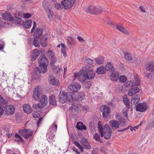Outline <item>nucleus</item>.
Listing matches in <instances>:
<instances>
[{"mask_svg":"<svg viewBox=\"0 0 154 154\" xmlns=\"http://www.w3.org/2000/svg\"><path fill=\"white\" fill-rule=\"evenodd\" d=\"M36 23L35 21H34L33 22V26L32 28V29L31 31V33H32V32H33V30L35 29V28H36Z\"/></svg>","mask_w":154,"mask_h":154,"instance_id":"nucleus-58","label":"nucleus"},{"mask_svg":"<svg viewBox=\"0 0 154 154\" xmlns=\"http://www.w3.org/2000/svg\"><path fill=\"white\" fill-rule=\"evenodd\" d=\"M139 9L143 13L146 12V11L144 9L143 7L142 6H140V7Z\"/></svg>","mask_w":154,"mask_h":154,"instance_id":"nucleus-61","label":"nucleus"},{"mask_svg":"<svg viewBox=\"0 0 154 154\" xmlns=\"http://www.w3.org/2000/svg\"><path fill=\"white\" fill-rule=\"evenodd\" d=\"M55 7L57 9L60 10H62L63 8L62 5H61L60 4L57 3L55 4Z\"/></svg>","mask_w":154,"mask_h":154,"instance_id":"nucleus-50","label":"nucleus"},{"mask_svg":"<svg viewBox=\"0 0 154 154\" xmlns=\"http://www.w3.org/2000/svg\"><path fill=\"white\" fill-rule=\"evenodd\" d=\"M32 21L31 20H28L27 21L23 24L24 26L26 29H29L31 26L32 24Z\"/></svg>","mask_w":154,"mask_h":154,"instance_id":"nucleus-36","label":"nucleus"},{"mask_svg":"<svg viewBox=\"0 0 154 154\" xmlns=\"http://www.w3.org/2000/svg\"><path fill=\"white\" fill-rule=\"evenodd\" d=\"M42 29L40 27H37L34 31V37L39 38L42 34Z\"/></svg>","mask_w":154,"mask_h":154,"instance_id":"nucleus-24","label":"nucleus"},{"mask_svg":"<svg viewBox=\"0 0 154 154\" xmlns=\"http://www.w3.org/2000/svg\"><path fill=\"white\" fill-rule=\"evenodd\" d=\"M83 69H85L87 80H91L93 79L95 75V72L89 66H85Z\"/></svg>","mask_w":154,"mask_h":154,"instance_id":"nucleus-5","label":"nucleus"},{"mask_svg":"<svg viewBox=\"0 0 154 154\" xmlns=\"http://www.w3.org/2000/svg\"><path fill=\"white\" fill-rule=\"evenodd\" d=\"M23 110L27 113H30L32 112V109L30 106L27 104H24L23 106Z\"/></svg>","mask_w":154,"mask_h":154,"instance_id":"nucleus-28","label":"nucleus"},{"mask_svg":"<svg viewBox=\"0 0 154 154\" xmlns=\"http://www.w3.org/2000/svg\"><path fill=\"white\" fill-rule=\"evenodd\" d=\"M105 68L107 71L111 72L115 70V68L114 67L113 65L110 62H108L105 66Z\"/></svg>","mask_w":154,"mask_h":154,"instance_id":"nucleus-25","label":"nucleus"},{"mask_svg":"<svg viewBox=\"0 0 154 154\" xmlns=\"http://www.w3.org/2000/svg\"><path fill=\"white\" fill-rule=\"evenodd\" d=\"M152 75V74L150 73H147L145 74V76L147 78H149V76H150Z\"/></svg>","mask_w":154,"mask_h":154,"instance_id":"nucleus-63","label":"nucleus"},{"mask_svg":"<svg viewBox=\"0 0 154 154\" xmlns=\"http://www.w3.org/2000/svg\"><path fill=\"white\" fill-rule=\"evenodd\" d=\"M39 54V52L37 49L33 50L30 55L31 60L32 61L35 60Z\"/></svg>","mask_w":154,"mask_h":154,"instance_id":"nucleus-19","label":"nucleus"},{"mask_svg":"<svg viewBox=\"0 0 154 154\" xmlns=\"http://www.w3.org/2000/svg\"><path fill=\"white\" fill-rule=\"evenodd\" d=\"M14 20L12 21L16 25L20 26L22 25L23 23V20L20 18L15 17V18H14Z\"/></svg>","mask_w":154,"mask_h":154,"instance_id":"nucleus-27","label":"nucleus"},{"mask_svg":"<svg viewBox=\"0 0 154 154\" xmlns=\"http://www.w3.org/2000/svg\"><path fill=\"white\" fill-rule=\"evenodd\" d=\"M104 61V58L102 57H99L94 59L95 63L98 65L103 64Z\"/></svg>","mask_w":154,"mask_h":154,"instance_id":"nucleus-32","label":"nucleus"},{"mask_svg":"<svg viewBox=\"0 0 154 154\" xmlns=\"http://www.w3.org/2000/svg\"><path fill=\"white\" fill-rule=\"evenodd\" d=\"M32 116L34 118H37L40 116V114L38 112H34L32 114Z\"/></svg>","mask_w":154,"mask_h":154,"instance_id":"nucleus-55","label":"nucleus"},{"mask_svg":"<svg viewBox=\"0 0 154 154\" xmlns=\"http://www.w3.org/2000/svg\"><path fill=\"white\" fill-rule=\"evenodd\" d=\"M81 87L80 83L74 82L70 85L68 86V89L71 92H77L80 90Z\"/></svg>","mask_w":154,"mask_h":154,"instance_id":"nucleus-10","label":"nucleus"},{"mask_svg":"<svg viewBox=\"0 0 154 154\" xmlns=\"http://www.w3.org/2000/svg\"><path fill=\"white\" fill-rule=\"evenodd\" d=\"M51 62L50 64L51 66L52 69H56L57 66L54 65V64L55 63V62L56 61V58L55 56H54L53 57L51 58Z\"/></svg>","mask_w":154,"mask_h":154,"instance_id":"nucleus-37","label":"nucleus"},{"mask_svg":"<svg viewBox=\"0 0 154 154\" xmlns=\"http://www.w3.org/2000/svg\"><path fill=\"white\" fill-rule=\"evenodd\" d=\"M93 138L97 141H98L100 143H103L102 140L100 139V135L96 133L93 136Z\"/></svg>","mask_w":154,"mask_h":154,"instance_id":"nucleus-45","label":"nucleus"},{"mask_svg":"<svg viewBox=\"0 0 154 154\" xmlns=\"http://www.w3.org/2000/svg\"><path fill=\"white\" fill-rule=\"evenodd\" d=\"M18 132L20 135L26 139L29 138L33 133L32 130H27L26 129L20 130Z\"/></svg>","mask_w":154,"mask_h":154,"instance_id":"nucleus-7","label":"nucleus"},{"mask_svg":"<svg viewBox=\"0 0 154 154\" xmlns=\"http://www.w3.org/2000/svg\"><path fill=\"white\" fill-rule=\"evenodd\" d=\"M102 11V8L101 7L97 8L91 6L89 7L88 9V11L89 13L94 14H99Z\"/></svg>","mask_w":154,"mask_h":154,"instance_id":"nucleus-12","label":"nucleus"},{"mask_svg":"<svg viewBox=\"0 0 154 154\" xmlns=\"http://www.w3.org/2000/svg\"><path fill=\"white\" fill-rule=\"evenodd\" d=\"M140 91V90L137 87H134L131 88L128 92V95L130 96H131L133 95L138 93Z\"/></svg>","mask_w":154,"mask_h":154,"instance_id":"nucleus-26","label":"nucleus"},{"mask_svg":"<svg viewBox=\"0 0 154 154\" xmlns=\"http://www.w3.org/2000/svg\"><path fill=\"white\" fill-rule=\"evenodd\" d=\"M83 61L85 63L92 65L94 63L93 60L91 58L86 57L83 59Z\"/></svg>","mask_w":154,"mask_h":154,"instance_id":"nucleus-40","label":"nucleus"},{"mask_svg":"<svg viewBox=\"0 0 154 154\" xmlns=\"http://www.w3.org/2000/svg\"><path fill=\"white\" fill-rule=\"evenodd\" d=\"M115 27L117 29L121 32L123 34L126 35H129V32L127 29L125 27H123L122 24H117Z\"/></svg>","mask_w":154,"mask_h":154,"instance_id":"nucleus-15","label":"nucleus"},{"mask_svg":"<svg viewBox=\"0 0 154 154\" xmlns=\"http://www.w3.org/2000/svg\"><path fill=\"white\" fill-rule=\"evenodd\" d=\"M46 12L47 13L49 19L50 21L52 20L55 18V16L54 15L53 11L51 10V9H48Z\"/></svg>","mask_w":154,"mask_h":154,"instance_id":"nucleus-35","label":"nucleus"},{"mask_svg":"<svg viewBox=\"0 0 154 154\" xmlns=\"http://www.w3.org/2000/svg\"><path fill=\"white\" fill-rule=\"evenodd\" d=\"M81 143L85 149H89L91 148L89 143L87 140L85 139H82L81 140Z\"/></svg>","mask_w":154,"mask_h":154,"instance_id":"nucleus-22","label":"nucleus"},{"mask_svg":"<svg viewBox=\"0 0 154 154\" xmlns=\"http://www.w3.org/2000/svg\"><path fill=\"white\" fill-rule=\"evenodd\" d=\"M48 98L47 97L44 95H42L38 101L39 103L38 104V107L39 108H42L46 106L48 103Z\"/></svg>","mask_w":154,"mask_h":154,"instance_id":"nucleus-8","label":"nucleus"},{"mask_svg":"<svg viewBox=\"0 0 154 154\" xmlns=\"http://www.w3.org/2000/svg\"><path fill=\"white\" fill-rule=\"evenodd\" d=\"M132 84V81H128L123 86L126 87H128Z\"/></svg>","mask_w":154,"mask_h":154,"instance_id":"nucleus-51","label":"nucleus"},{"mask_svg":"<svg viewBox=\"0 0 154 154\" xmlns=\"http://www.w3.org/2000/svg\"><path fill=\"white\" fill-rule=\"evenodd\" d=\"M123 100L124 103L127 107L130 109V102L129 99L127 98V95H125L123 97Z\"/></svg>","mask_w":154,"mask_h":154,"instance_id":"nucleus-33","label":"nucleus"},{"mask_svg":"<svg viewBox=\"0 0 154 154\" xmlns=\"http://www.w3.org/2000/svg\"><path fill=\"white\" fill-rule=\"evenodd\" d=\"M67 44L71 46L75 45V42L74 41V40L72 37H68L67 39Z\"/></svg>","mask_w":154,"mask_h":154,"instance_id":"nucleus-34","label":"nucleus"},{"mask_svg":"<svg viewBox=\"0 0 154 154\" xmlns=\"http://www.w3.org/2000/svg\"><path fill=\"white\" fill-rule=\"evenodd\" d=\"M47 55L49 58H51L55 56L54 55V52L51 50H49L47 53Z\"/></svg>","mask_w":154,"mask_h":154,"instance_id":"nucleus-49","label":"nucleus"},{"mask_svg":"<svg viewBox=\"0 0 154 154\" xmlns=\"http://www.w3.org/2000/svg\"><path fill=\"white\" fill-rule=\"evenodd\" d=\"M3 19L5 20H9L10 21L14 20V17H12L11 14L8 12H5L2 15Z\"/></svg>","mask_w":154,"mask_h":154,"instance_id":"nucleus-18","label":"nucleus"},{"mask_svg":"<svg viewBox=\"0 0 154 154\" xmlns=\"http://www.w3.org/2000/svg\"><path fill=\"white\" fill-rule=\"evenodd\" d=\"M63 72V70L62 69H60L57 72V74L59 75L61 73H62Z\"/></svg>","mask_w":154,"mask_h":154,"instance_id":"nucleus-60","label":"nucleus"},{"mask_svg":"<svg viewBox=\"0 0 154 154\" xmlns=\"http://www.w3.org/2000/svg\"><path fill=\"white\" fill-rule=\"evenodd\" d=\"M124 55L126 61L128 62L132 56L131 54L129 52H125L124 53Z\"/></svg>","mask_w":154,"mask_h":154,"instance_id":"nucleus-43","label":"nucleus"},{"mask_svg":"<svg viewBox=\"0 0 154 154\" xmlns=\"http://www.w3.org/2000/svg\"><path fill=\"white\" fill-rule=\"evenodd\" d=\"M42 95V91L39 89L38 88L36 87L34 89L33 97L35 100L38 101V100H39L40 98Z\"/></svg>","mask_w":154,"mask_h":154,"instance_id":"nucleus-13","label":"nucleus"},{"mask_svg":"<svg viewBox=\"0 0 154 154\" xmlns=\"http://www.w3.org/2000/svg\"><path fill=\"white\" fill-rule=\"evenodd\" d=\"M96 72L99 75H102L104 74L106 72V69L105 67L101 66L99 67L96 70Z\"/></svg>","mask_w":154,"mask_h":154,"instance_id":"nucleus-29","label":"nucleus"},{"mask_svg":"<svg viewBox=\"0 0 154 154\" xmlns=\"http://www.w3.org/2000/svg\"><path fill=\"white\" fill-rule=\"evenodd\" d=\"M75 78H76L79 81L81 82H83L87 80L86 72L85 69H83L80 70L77 73H75L74 74Z\"/></svg>","mask_w":154,"mask_h":154,"instance_id":"nucleus-4","label":"nucleus"},{"mask_svg":"<svg viewBox=\"0 0 154 154\" xmlns=\"http://www.w3.org/2000/svg\"><path fill=\"white\" fill-rule=\"evenodd\" d=\"M34 39L33 43V45L35 47H37L39 46L40 45L39 44L38 39L39 38L34 37Z\"/></svg>","mask_w":154,"mask_h":154,"instance_id":"nucleus-44","label":"nucleus"},{"mask_svg":"<svg viewBox=\"0 0 154 154\" xmlns=\"http://www.w3.org/2000/svg\"><path fill=\"white\" fill-rule=\"evenodd\" d=\"M42 6L43 8L46 11H48V9H51L49 7L50 5L48 2L46 1H44L43 2H42Z\"/></svg>","mask_w":154,"mask_h":154,"instance_id":"nucleus-38","label":"nucleus"},{"mask_svg":"<svg viewBox=\"0 0 154 154\" xmlns=\"http://www.w3.org/2000/svg\"><path fill=\"white\" fill-rule=\"evenodd\" d=\"M107 149L106 147H102L101 148V152L103 154H107L106 151Z\"/></svg>","mask_w":154,"mask_h":154,"instance_id":"nucleus-53","label":"nucleus"},{"mask_svg":"<svg viewBox=\"0 0 154 154\" xmlns=\"http://www.w3.org/2000/svg\"><path fill=\"white\" fill-rule=\"evenodd\" d=\"M47 37L46 35H43L41 38L40 44L42 46L45 47L47 45Z\"/></svg>","mask_w":154,"mask_h":154,"instance_id":"nucleus-31","label":"nucleus"},{"mask_svg":"<svg viewBox=\"0 0 154 154\" xmlns=\"http://www.w3.org/2000/svg\"><path fill=\"white\" fill-rule=\"evenodd\" d=\"M15 137L16 139L15 141L18 143H22L23 142L22 138L18 134H16L15 135Z\"/></svg>","mask_w":154,"mask_h":154,"instance_id":"nucleus-41","label":"nucleus"},{"mask_svg":"<svg viewBox=\"0 0 154 154\" xmlns=\"http://www.w3.org/2000/svg\"><path fill=\"white\" fill-rule=\"evenodd\" d=\"M3 111L2 106H0V116L2 115Z\"/></svg>","mask_w":154,"mask_h":154,"instance_id":"nucleus-59","label":"nucleus"},{"mask_svg":"<svg viewBox=\"0 0 154 154\" xmlns=\"http://www.w3.org/2000/svg\"><path fill=\"white\" fill-rule=\"evenodd\" d=\"M102 122H98V130L102 137H103L106 139H108L112 134L111 128L108 124L105 125L103 127L101 125Z\"/></svg>","mask_w":154,"mask_h":154,"instance_id":"nucleus-2","label":"nucleus"},{"mask_svg":"<svg viewBox=\"0 0 154 154\" xmlns=\"http://www.w3.org/2000/svg\"><path fill=\"white\" fill-rule=\"evenodd\" d=\"M73 150L75 151L77 154H80V152L79 151L78 149L75 148H74L73 149Z\"/></svg>","mask_w":154,"mask_h":154,"instance_id":"nucleus-62","label":"nucleus"},{"mask_svg":"<svg viewBox=\"0 0 154 154\" xmlns=\"http://www.w3.org/2000/svg\"><path fill=\"white\" fill-rule=\"evenodd\" d=\"M4 111L6 114L8 115H11L13 114L15 111V108L12 105H9L5 106L4 108Z\"/></svg>","mask_w":154,"mask_h":154,"instance_id":"nucleus-14","label":"nucleus"},{"mask_svg":"<svg viewBox=\"0 0 154 154\" xmlns=\"http://www.w3.org/2000/svg\"><path fill=\"white\" fill-rule=\"evenodd\" d=\"M149 109L148 105L145 102L138 103L136 106L135 109L137 111L143 112Z\"/></svg>","mask_w":154,"mask_h":154,"instance_id":"nucleus-9","label":"nucleus"},{"mask_svg":"<svg viewBox=\"0 0 154 154\" xmlns=\"http://www.w3.org/2000/svg\"><path fill=\"white\" fill-rule=\"evenodd\" d=\"M112 72L110 75V79L112 81H117L119 78V73L114 71Z\"/></svg>","mask_w":154,"mask_h":154,"instance_id":"nucleus-17","label":"nucleus"},{"mask_svg":"<svg viewBox=\"0 0 154 154\" xmlns=\"http://www.w3.org/2000/svg\"><path fill=\"white\" fill-rule=\"evenodd\" d=\"M119 79L120 82L122 83H125L127 80V78L124 75H121Z\"/></svg>","mask_w":154,"mask_h":154,"instance_id":"nucleus-47","label":"nucleus"},{"mask_svg":"<svg viewBox=\"0 0 154 154\" xmlns=\"http://www.w3.org/2000/svg\"><path fill=\"white\" fill-rule=\"evenodd\" d=\"M31 15L29 13H25L23 14V17L25 18H28L31 17Z\"/></svg>","mask_w":154,"mask_h":154,"instance_id":"nucleus-56","label":"nucleus"},{"mask_svg":"<svg viewBox=\"0 0 154 154\" xmlns=\"http://www.w3.org/2000/svg\"><path fill=\"white\" fill-rule=\"evenodd\" d=\"M38 62L40 68L35 67L34 70V74L36 75L39 73H45L47 71L48 64L47 58L45 55H41L38 60Z\"/></svg>","mask_w":154,"mask_h":154,"instance_id":"nucleus-1","label":"nucleus"},{"mask_svg":"<svg viewBox=\"0 0 154 154\" xmlns=\"http://www.w3.org/2000/svg\"><path fill=\"white\" fill-rule=\"evenodd\" d=\"M146 69L151 72L154 68V62L150 61L146 62L145 65Z\"/></svg>","mask_w":154,"mask_h":154,"instance_id":"nucleus-16","label":"nucleus"},{"mask_svg":"<svg viewBox=\"0 0 154 154\" xmlns=\"http://www.w3.org/2000/svg\"><path fill=\"white\" fill-rule=\"evenodd\" d=\"M76 127L78 130L82 131L83 130H86L87 128L86 126L83 125V123L82 122H78Z\"/></svg>","mask_w":154,"mask_h":154,"instance_id":"nucleus-30","label":"nucleus"},{"mask_svg":"<svg viewBox=\"0 0 154 154\" xmlns=\"http://www.w3.org/2000/svg\"><path fill=\"white\" fill-rule=\"evenodd\" d=\"M50 83L54 86H57L58 85V80L53 76H50L49 79Z\"/></svg>","mask_w":154,"mask_h":154,"instance_id":"nucleus-21","label":"nucleus"},{"mask_svg":"<svg viewBox=\"0 0 154 154\" xmlns=\"http://www.w3.org/2000/svg\"><path fill=\"white\" fill-rule=\"evenodd\" d=\"M43 118L42 117L40 118L37 122V125L38 126L39 124L40 123V122L42 120Z\"/></svg>","mask_w":154,"mask_h":154,"instance_id":"nucleus-64","label":"nucleus"},{"mask_svg":"<svg viewBox=\"0 0 154 154\" xmlns=\"http://www.w3.org/2000/svg\"><path fill=\"white\" fill-rule=\"evenodd\" d=\"M62 47L61 49V52L63 54V55L65 57L66 56V46L65 44H62Z\"/></svg>","mask_w":154,"mask_h":154,"instance_id":"nucleus-39","label":"nucleus"},{"mask_svg":"<svg viewBox=\"0 0 154 154\" xmlns=\"http://www.w3.org/2000/svg\"><path fill=\"white\" fill-rule=\"evenodd\" d=\"M100 109L103 112L102 115L104 118H106L110 113L111 111L109 107L106 105L101 106Z\"/></svg>","mask_w":154,"mask_h":154,"instance_id":"nucleus-11","label":"nucleus"},{"mask_svg":"<svg viewBox=\"0 0 154 154\" xmlns=\"http://www.w3.org/2000/svg\"><path fill=\"white\" fill-rule=\"evenodd\" d=\"M140 100V98L139 95H134L131 97V103L133 105H136L139 102Z\"/></svg>","mask_w":154,"mask_h":154,"instance_id":"nucleus-20","label":"nucleus"},{"mask_svg":"<svg viewBox=\"0 0 154 154\" xmlns=\"http://www.w3.org/2000/svg\"><path fill=\"white\" fill-rule=\"evenodd\" d=\"M109 124L113 129H116L119 128L120 126L119 123L116 120H112L109 122Z\"/></svg>","mask_w":154,"mask_h":154,"instance_id":"nucleus-23","label":"nucleus"},{"mask_svg":"<svg viewBox=\"0 0 154 154\" xmlns=\"http://www.w3.org/2000/svg\"><path fill=\"white\" fill-rule=\"evenodd\" d=\"M120 122L121 123H122V126L125 125L126 124V121L125 119L122 118L120 117L119 118H118Z\"/></svg>","mask_w":154,"mask_h":154,"instance_id":"nucleus-52","label":"nucleus"},{"mask_svg":"<svg viewBox=\"0 0 154 154\" xmlns=\"http://www.w3.org/2000/svg\"><path fill=\"white\" fill-rule=\"evenodd\" d=\"M59 97V101L61 103H64L67 101L69 104L72 105L73 103L72 97L69 93L61 91L60 93Z\"/></svg>","mask_w":154,"mask_h":154,"instance_id":"nucleus-3","label":"nucleus"},{"mask_svg":"<svg viewBox=\"0 0 154 154\" xmlns=\"http://www.w3.org/2000/svg\"><path fill=\"white\" fill-rule=\"evenodd\" d=\"M5 100L2 96L0 94V106H2L5 103Z\"/></svg>","mask_w":154,"mask_h":154,"instance_id":"nucleus-54","label":"nucleus"},{"mask_svg":"<svg viewBox=\"0 0 154 154\" xmlns=\"http://www.w3.org/2000/svg\"><path fill=\"white\" fill-rule=\"evenodd\" d=\"M75 1L76 0H62L61 4L64 9L69 10L74 5Z\"/></svg>","mask_w":154,"mask_h":154,"instance_id":"nucleus-6","label":"nucleus"},{"mask_svg":"<svg viewBox=\"0 0 154 154\" xmlns=\"http://www.w3.org/2000/svg\"><path fill=\"white\" fill-rule=\"evenodd\" d=\"M49 103L50 104L55 105L56 104V102L55 98L54 96L51 95L50 97Z\"/></svg>","mask_w":154,"mask_h":154,"instance_id":"nucleus-42","label":"nucleus"},{"mask_svg":"<svg viewBox=\"0 0 154 154\" xmlns=\"http://www.w3.org/2000/svg\"><path fill=\"white\" fill-rule=\"evenodd\" d=\"M137 59L138 58L136 56H131L128 62L131 63H135L137 61Z\"/></svg>","mask_w":154,"mask_h":154,"instance_id":"nucleus-48","label":"nucleus"},{"mask_svg":"<svg viewBox=\"0 0 154 154\" xmlns=\"http://www.w3.org/2000/svg\"><path fill=\"white\" fill-rule=\"evenodd\" d=\"M73 142L75 145L79 149H80V151L82 152L83 151V149L82 147L80 145L79 143L74 140L73 141Z\"/></svg>","mask_w":154,"mask_h":154,"instance_id":"nucleus-46","label":"nucleus"},{"mask_svg":"<svg viewBox=\"0 0 154 154\" xmlns=\"http://www.w3.org/2000/svg\"><path fill=\"white\" fill-rule=\"evenodd\" d=\"M78 41L81 42H85V40L81 36H78L77 37Z\"/></svg>","mask_w":154,"mask_h":154,"instance_id":"nucleus-57","label":"nucleus"}]
</instances>
